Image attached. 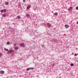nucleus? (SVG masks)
<instances>
[{
	"instance_id": "nucleus-20",
	"label": "nucleus",
	"mask_w": 78,
	"mask_h": 78,
	"mask_svg": "<svg viewBox=\"0 0 78 78\" xmlns=\"http://www.w3.org/2000/svg\"><path fill=\"white\" fill-rule=\"evenodd\" d=\"M14 45H15V46L17 45V44H14Z\"/></svg>"
},
{
	"instance_id": "nucleus-7",
	"label": "nucleus",
	"mask_w": 78,
	"mask_h": 78,
	"mask_svg": "<svg viewBox=\"0 0 78 78\" xmlns=\"http://www.w3.org/2000/svg\"><path fill=\"white\" fill-rule=\"evenodd\" d=\"M26 16L27 17H30V14H27Z\"/></svg>"
},
{
	"instance_id": "nucleus-18",
	"label": "nucleus",
	"mask_w": 78,
	"mask_h": 78,
	"mask_svg": "<svg viewBox=\"0 0 78 78\" xmlns=\"http://www.w3.org/2000/svg\"><path fill=\"white\" fill-rule=\"evenodd\" d=\"M73 64H71V66H73Z\"/></svg>"
},
{
	"instance_id": "nucleus-13",
	"label": "nucleus",
	"mask_w": 78,
	"mask_h": 78,
	"mask_svg": "<svg viewBox=\"0 0 78 78\" xmlns=\"http://www.w3.org/2000/svg\"><path fill=\"white\" fill-rule=\"evenodd\" d=\"M1 12H2V13L3 12H4V10H1Z\"/></svg>"
},
{
	"instance_id": "nucleus-2",
	"label": "nucleus",
	"mask_w": 78,
	"mask_h": 78,
	"mask_svg": "<svg viewBox=\"0 0 78 78\" xmlns=\"http://www.w3.org/2000/svg\"><path fill=\"white\" fill-rule=\"evenodd\" d=\"M65 27L66 28H69V26L68 25H65Z\"/></svg>"
},
{
	"instance_id": "nucleus-12",
	"label": "nucleus",
	"mask_w": 78,
	"mask_h": 78,
	"mask_svg": "<svg viewBox=\"0 0 78 78\" xmlns=\"http://www.w3.org/2000/svg\"><path fill=\"white\" fill-rule=\"evenodd\" d=\"M17 18H18V19H20V18H21V17H20V16H17Z\"/></svg>"
},
{
	"instance_id": "nucleus-5",
	"label": "nucleus",
	"mask_w": 78,
	"mask_h": 78,
	"mask_svg": "<svg viewBox=\"0 0 78 78\" xmlns=\"http://www.w3.org/2000/svg\"><path fill=\"white\" fill-rule=\"evenodd\" d=\"M47 25H48V27H51V25H50V23H48Z\"/></svg>"
},
{
	"instance_id": "nucleus-19",
	"label": "nucleus",
	"mask_w": 78,
	"mask_h": 78,
	"mask_svg": "<svg viewBox=\"0 0 78 78\" xmlns=\"http://www.w3.org/2000/svg\"><path fill=\"white\" fill-rule=\"evenodd\" d=\"M3 16L4 17H6V15L5 14L3 15Z\"/></svg>"
},
{
	"instance_id": "nucleus-9",
	"label": "nucleus",
	"mask_w": 78,
	"mask_h": 78,
	"mask_svg": "<svg viewBox=\"0 0 78 78\" xmlns=\"http://www.w3.org/2000/svg\"><path fill=\"white\" fill-rule=\"evenodd\" d=\"M17 49H18V47L16 46V47H15V48H14V50H17Z\"/></svg>"
},
{
	"instance_id": "nucleus-4",
	"label": "nucleus",
	"mask_w": 78,
	"mask_h": 78,
	"mask_svg": "<svg viewBox=\"0 0 78 78\" xmlns=\"http://www.w3.org/2000/svg\"><path fill=\"white\" fill-rule=\"evenodd\" d=\"M4 72L3 71H0V73L1 74H3V73H4Z\"/></svg>"
},
{
	"instance_id": "nucleus-10",
	"label": "nucleus",
	"mask_w": 78,
	"mask_h": 78,
	"mask_svg": "<svg viewBox=\"0 0 78 78\" xmlns=\"http://www.w3.org/2000/svg\"><path fill=\"white\" fill-rule=\"evenodd\" d=\"M5 5H8V2H6L5 3Z\"/></svg>"
},
{
	"instance_id": "nucleus-8",
	"label": "nucleus",
	"mask_w": 78,
	"mask_h": 78,
	"mask_svg": "<svg viewBox=\"0 0 78 78\" xmlns=\"http://www.w3.org/2000/svg\"><path fill=\"white\" fill-rule=\"evenodd\" d=\"M27 9H30V6H28L27 7Z\"/></svg>"
},
{
	"instance_id": "nucleus-24",
	"label": "nucleus",
	"mask_w": 78,
	"mask_h": 78,
	"mask_svg": "<svg viewBox=\"0 0 78 78\" xmlns=\"http://www.w3.org/2000/svg\"><path fill=\"white\" fill-rule=\"evenodd\" d=\"M23 2H25L26 1H25V0H23Z\"/></svg>"
},
{
	"instance_id": "nucleus-11",
	"label": "nucleus",
	"mask_w": 78,
	"mask_h": 78,
	"mask_svg": "<svg viewBox=\"0 0 78 78\" xmlns=\"http://www.w3.org/2000/svg\"><path fill=\"white\" fill-rule=\"evenodd\" d=\"M4 50H5V51H8V49H6V48H4Z\"/></svg>"
},
{
	"instance_id": "nucleus-26",
	"label": "nucleus",
	"mask_w": 78,
	"mask_h": 78,
	"mask_svg": "<svg viewBox=\"0 0 78 78\" xmlns=\"http://www.w3.org/2000/svg\"><path fill=\"white\" fill-rule=\"evenodd\" d=\"M77 24H78V22H77Z\"/></svg>"
},
{
	"instance_id": "nucleus-17",
	"label": "nucleus",
	"mask_w": 78,
	"mask_h": 78,
	"mask_svg": "<svg viewBox=\"0 0 78 78\" xmlns=\"http://www.w3.org/2000/svg\"><path fill=\"white\" fill-rule=\"evenodd\" d=\"M9 44H10V43H9V42H8L7 43V45H9Z\"/></svg>"
},
{
	"instance_id": "nucleus-6",
	"label": "nucleus",
	"mask_w": 78,
	"mask_h": 78,
	"mask_svg": "<svg viewBox=\"0 0 78 78\" xmlns=\"http://www.w3.org/2000/svg\"><path fill=\"white\" fill-rule=\"evenodd\" d=\"M71 9H72V7H70L68 9V11H71Z\"/></svg>"
},
{
	"instance_id": "nucleus-22",
	"label": "nucleus",
	"mask_w": 78,
	"mask_h": 78,
	"mask_svg": "<svg viewBox=\"0 0 78 78\" xmlns=\"http://www.w3.org/2000/svg\"><path fill=\"white\" fill-rule=\"evenodd\" d=\"M77 55H78V54H75L74 55V56H77Z\"/></svg>"
},
{
	"instance_id": "nucleus-23",
	"label": "nucleus",
	"mask_w": 78,
	"mask_h": 78,
	"mask_svg": "<svg viewBox=\"0 0 78 78\" xmlns=\"http://www.w3.org/2000/svg\"><path fill=\"white\" fill-rule=\"evenodd\" d=\"M4 12H6V10L5 9H4Z\"/></svg>"
},
{
	"instance_id": "nucleus-14",
	"label": "nucleus",
	"mask_w": 78,
	"mask_h": 78,
	"mask_svg": "<svg viewBox=\"0 0 78 78\" xmlns=\"http://www.w3.org/2000/svg\"><path fill=\"white\" fill-rule=\"evenodd\" d=\"M58 13H57V12H55V16H58Z\"/></svg>"
},
{
	"instance_id": "nucleus-3",
	"label": "nucleus",
	"mask_w": 78,
	"mask_h": 78,
	"mask_svg": "<svg viewBox=\"0 0 78 78\" xmlns=\"http://www.w3.org/2000/svg\"><path fill=\"white\" fill-rule=\"evenodd\" d=\"M13 51L12 50H10L8 52V53H11V52H12Z\"/></svg>"
},
{
	"instance_id": "nucleus-21",
	"label": "nucleus",
	"mask_w": 78,
	"mask_h": 78,
	"mask_svg": "<svg viewBox=\"0 0 78 78\" xmlns=\"http://www.w3.org/2000/svg\"><path fill=\"white\" fill-rule=\"evenodd\" d=\"M2 54L0 53V57L2 56Z\"/></svg>"
},
{
	"instance_id": "nucleus-16",
	"label": "nucleus",
	"mask_w": 78,
	"mask_h": 78,
	"mask_svg": "<svg viewBox=\"0 0 78 78\" xmlns=\"http://www.w3.org/2000/svg\"><path fill=\"white\" fill-rule=\"evenodd\" d=\"M30 70H33V69H34L33 68H30Z\"/></svg>"
},
{
	"instance_id": "nucleus-1",
	"label": "nucleus",
	"mask_w": 78,
	"mask_h": 78,
	"mask_svg": "<svg viewBox=\"0 0 78 78\" xmlns=\"http://www.w3.org/2000/svg\"><path fill=\"white\" fill-rule=\"evenodd\" d=\"M20 46L22 47H25V44L23 43H21L20 44Z\"/></svg>"
},
{
	"instance_id": "nucleus-25",
	"label": "nucleus",
	"mask_w": 78,
	"mask_h": 78,
	"mask_svg": "<svg viewBox=\"0 0 78 78\" xmlns=\"http://www.w3.org/2000/svg\"><path fill=\"white\" fill-rule=\"evenodd\" d=\"M76 9H78V7H76Z\"/></svg>"
},
{
	"instance_id": "nucleus-15",
	"label": "nucleus",
	"mask_w": 78,
	"mask_h": 78,
	"mask_svg": "<svg viewBox=\"0 0 78 78\" xmlns=\"http://www.w3.org/2000/svg\"><path fill=\"white\" fill-rule=\"evenodd\" d=\"M30 70V68H27V71H28V70Z\"/></svg>"
}]
</instances>
